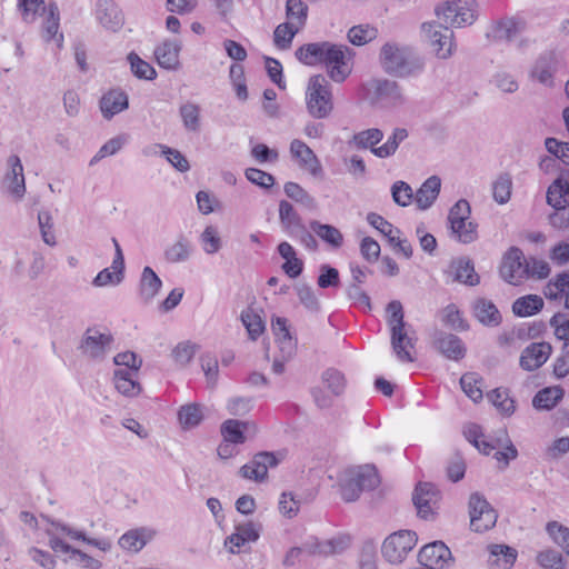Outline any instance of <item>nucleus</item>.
Returning <instances> with one entry per match:
<instances>
[{
	"label": "nucleus",
	"instance_id": "30",
	"mask_svg": "<svg viewBox=\"0 0 569 569\" xmlns=\"http://www.w3.org/2000/svg\"><path fill=\"white\" fill-rule=\"evenodd\" d=\"M435 345L443 356L451 360H459L466 355V348L461 339L451 333L440 332Z\"/></svg>",
	"mask_w": 569,
	"mask_h": 569
},
{
	"label": "nucleus",
	"instance_id": "13",
	"mask_svg": "<svg viewBox=\"0 0 569 569\" xmlns=\"http://www.w3.org/2000/svg\"><path fill=\"white\" fill-rule=\"evenodd\" d=\"M372 100L385 108H397L407 102L401 88L395 81L375 80L372 82Z\"/></svg>",
	"mask_w": 569,
	"mask_h": 569
},
{
	"label": "nucleus",
	"instance_id": "51",
	"mask_svg": "<svg viewBox=\"0 0 569 569\" xmlns=\"http://www.w3.org/2000/svg\"><path fill=\"white\" fill-rule=\"evenodd\" d=\"M321 381L332 396H340L346 388L345 376L337 369L329 368L322 372Z\"/></svg>",
	"mask_w": 569,
	"mask_h": 569
},
{
	"label": "nucleus",
	"instance_id": "35",
	"mask_svg": "<svg viewBox=\"0 0 569 569\" xmlns=\"http://www.w3.org/2000/svg\"><path fill=\"white\" fill-rule=\"evenodd\" d=\"M193 252L191 241L180 234L174 242L169 244L164 250V258L170 263L186 262L190 259Z\"/></svg>",
	"mask_w": 569,
	"mask_h": 569
},
{
	"label": "nucleus",
	"instance_id": "44",
	"mask_svg": "<svg viewBox=\"0 0 569 569\" xmlns=\"http://www.w3.org/2000/svg\"><path fill=\"white\" fill-rule=\"evenodd\" d=\"M475 316L483 325L497 326L500 323L501 316L497 307L489 300L479 299L473 307Z\"/></svg>",
	"mask_w": 569,
	"mask_h": 569
},
{
	"label": "nucleus",
	"instance_id": "27",
	"mask_svg": "<svg viewBox=\"0 0 569 569\" xmlns=\"http://www.w3.org/2000/svg\"><path fill=\"white\" fill-rule=\"evenodd\" d=\"M128 106L129 102L127 93L119 89L108 91L100 100V110L103 118L108 120L126 110Z\"/></svg>",
	"mask_w": 569,
	"mask_h": 569
},
{
	"label": "nucleus",
	"instance_id": "38",
	"mask_svg": "<svg viewBox=\"0 0 569 569\" xmlns=\"http://www.w3.org/2000/svg\"><path fill=\"white\" fill-rule=\"evenodd\" d=\"M409 136V132L406 128H395L392 133L388 137L387 141L379 146L378 149L373 150V156L379 159H387L396 154L399 146Z\"/></svg>",
	"mask_w": 569,
	"mask_h": 569
},
{
	"label": "nucleus",
	"instance_id": "48",
	"mask_svg": "<svg viewBox=\"0 0 569 569\" xmlns=\"http://www.w3.org/2000/svg\"><path fill=\"white\" fill-rule=\"evenodd\" d=\"M240 318L252 341H256L264 332V321L253 309L247 308L242 310Z\"/></svg>",
	"mask_w": 569,
	"mask_h": 569
},
{
	"label": "nucleus",
	"instance_id": "31",
	"mask_svg": "<svg viewBox=\"0 0 569 569\" xmlns=\"http://www.w3.org/2000/svg\"><path fill=\"white\" fill-rule=\"evenodd\" d=\"M450 273L453 281L468 286H476L480 281V277L475 270L472 261L468 258H459L450 264Z\"/></svg>",
	"mask_w": 569,
	"mask_h": 569
},
{
	"label": "nucleus",
	"instance_id": "28",
	"mask_svg": "<svg viewBox=\"0 0 569 569\" xmlns=\"http://www.w3.org/2000/svg\"><path fill=\"white\" fill-rule=\"evenodd\" d=\"M441 180L437 176L429 177L417 190L415 202L420 210L429 209L439 196Z\"/></svg>",
	"mask_w": 569,
	"mask_h": 569
},
{
	"label": "nucleus",
	"instance_id": "34",
	"mask_svg": "<svg viewBox=\"0 0 569 569\" xmlns=\"http://www.w3.org/2000/svg\"><path fill=\"white\" fill-rule=\"evenodd\" d=\"M162 286L161 279L150 267H144L139 284V297L144 303H149L158 295Z\"/></svg>",
	"mask_w": 569,
	"mask_h": 569
},
{
	"label": "nucleus",
	"instance_id": "11",
	"mask_svg": "<svg viewBox=\"0 0 569 569\" xmlns=\"http://www.w3.org/2000/svg\"><path fill=\"white\" fill-rule=\"evenodd\" d=\"M470 527L476 532H485L497 522V512L490 503L478 492L469 499Z\"/></svg>",
	"mask_w": 569,
	"mask_h": 569
},
{
	"label": "nucleus",
	"instance_id": "43",
	"mask_svg": "<svg viewBox=\"0 0 569 569\" xmlns=\"http://www.w3.org/2000/svg\"><path fill=\"white\" fill-rule=\"evenodd\" d=\"M50 525L61 532L66 533L68 537L74 540H81L88 545H91L102 551H107L110 549V542L106 540H98L94 538H88L83 531L76 530L60 521L50 520Z\"/></svg>",
	"mask_w": 569,
	"mask_h": 569
},
{
	"label": "nucleus",
	"instance_id": "63",
	"mask_svg": "<svg viewBox=\"0 0 569 569\" xmlns=\"http://www.w3.org/2000/svg\"><path fill=\"white\" fill-rule=\"evenodd\" d=\"M391 194L400 207H407L415 200L412 188L405 181H396L391 187Z\"/></svg>",
	"mask_w": 569,
	"mask_h": 569
},
{
	"label": "nucleus",
	"instance_id": "59",
	"mask_svg": "<svg viewBox=\"0 0 569 569\" xmlns=\"http://www.w3.org/2000/svg\"><path fill=\"white\" fill-rule=\"evenodd\" d=\"M480 382V378L473 372L465 373L460 378V385L463 392L475 402L481 400L483 397Z\"/></svg>",
	"mask_w": 569,
	"mask_h": 569
},
{
	"label": "nucleus",
	"instance_id": "1",
	"mask_svg": "<svg viewBox=\"0 0 569 569\" xmlns=\"http://www.w3.org/2000/svg\"><path fill=\"white\" fill-rule=\"evenodd\" d=\"M297 59L307 66L325 64L330 79L343 82L351 73V51L348 47L328 41L307 43L296 50Z\"/></svg>",
	"mask_w": 569,
	"mask_h": 569
},
{
	"label": "nucleus",
	"instance_id": "7",
	"mask_svg": "<svg viewBox=\"0 0 569 569\" xmlns=\"http://www.w3.org/2000/svg\"><path fill=\"white\" fill-rule=\"evenodd\" d=\"M470 204L461 199L455 203L448 214L451 233L461 243H471L478 239V224L470 220Z\"/></svg>",
	"mask_w": 569,
	"mask_h": 569
},
{
	"label": "nucleus",
	"instance_id": "4",
	"mask_svg": "<svg viewBox=\"0 0 569 569\" xmlns=\"http://www.w3.org/2000/svg\"><path fill=\"white\" fill-rule=\"evenodd\" d=\"M330 82L322 74L310 77L306 90V106L313 119H326L333 111V96Z\"/></svg>",
	"mask_w": 569,
	"mask_h": 569
},
{
	"label": "nucleus",
	"instance_id": "8",
	"mask_svg": "<svg viewBox=\"0 0 569 569\" xmlns=\"http://www.w3.org/2000/svg\"><path fill=\"white\" fill-rule=\"evenodd\" d=\"M477 3L473 0H448L436 8V14L447 27L460 28L473 23Z\"/></svg>",
	"mask_w": 569,
	"mask_h": 569
},
{
	"label": "nucleus",
	"instance_id": "33",
	"mask_svg": "<svg viewBox=\"0 0 569 569\" xmlns=\"http://www.w3.org/2000/svg\"><path fill=\"white\" fill-rule=\"evenodd\" d=\"M116 389L126 397H136L141 392L137 373L131 369H118L113 375Z\"/></svg>",
	"mask_w": 569,
	"mask_h": 569
},
{
	"label": "nucleus",
	"instance_id": "3",
	"mask_svg": "<svg viewBox=\"0 0 569 569\" xmlns=\"http://www.w3.org/2000/svg\"><path fill=\"white\" fill-rule=\"evenodd\" d=\"M341 497L353 502L365 490H372L379 485V477L373 466L365 465L345 470L339 479Z\"/></svg>",
	"mask_w": 569,
	"mask_h": 569
},
{
	"label": "nucleus",
	"instance_id": "6",
	"mask_svg": "<svg viewBox=\"0 0 569 569\" xmlns=\"http://www.w3.org/2000/svg\"><path fill=\"white\" fill-rule=\"evenodd\" d=\"M380 60L387 72L399 76H406L422 68V62L409 49L393 43H386L382 47Z\"/></svg>",
	"mask_w": 569,
	"mask_h": 569
},
{
	"label": "nucleus",
	"instance_id": "57",
	"mask_svg": "<svg viewBox=\"0 0 569 569\" xmlns=\"http://www.w3.org/2000/svg\"><path fill=\"white\" fill-rule=\"evenodd\" d=\"M519 24L512 18H505L498 21L493 28V37L498 40L510 41L519 33Z\"/></svg>",
	"mask_w": 569,
	"mask_h": 569
},
{
	"label": "nucleus",
	"instance_id": "5",
	"mask_svg": "<svg viewBox=\"0 0 569 569\" xmlns=\"http://www.w3.org/2000/svg\"><path fill=\"white\" fill-rule=\"evenodd\" d=\"M113 342L114 338L107 329L89 327L83 332L78 349L84 358L101 362L111 352Z\"/></svg>",
	"mask_w": 569,
	"mask_h": 569
},
{
	"label": "nucleus",
	"instance_id": "29",
	"mask_svg": "<svg viewBox=\"0 0 569 569\" xmlns=\"http://www.w3.org/2000/svg\"><path fill=\"white\" fill-rule=\"evenodd\" d=\"M271 329L277 338L281 353H284L286 358H291L296 350V342L290 335L287 319L282 317L272 318Z\"/></svg>",
	"mask_w": 569,
	"mask_h": 569
},
{
	"label": "nucleus",
	"instance_id": "47",
	"mask_svg": "<svg viewBox=\"0 0 569 569\" xmlns=\"http://www.w3.org/2000/svg\"><path fill=\"white\" fill-rule=\"evenodd\" d=\"M311 230L325 242L329 243L333 248L341 247L343 242V236L340 230L331 224H325L317 220L310 222Z\"/></svg>",
	"mask_w": 569,
	"mask_h": 569
},
{
	"label": "nucleus",
	"instance_id": "37",
	"mask_svg": "<svg viewBox=\"0 0 569 569\" xmlns=\"http://www.w3.org/2000/svg\"><path fill=\"white\" fill-rule=\"evenodd\" d=\"M180 46L176 41H164L154 50L156 59L161 68L172 70L179 64Z\"/></svg>",
	"mask_w": 569,
	"mask_h": 569
},
{
	"label": "nucleus",
	"instance_id": "55",
	"mask_svg": "<svg viewBox=\"0 0 569 569\" xmlns=\"http://www.w3.org/2000/svg\"><path fill=\"white\" fill-rule=\"evenodd\" d=\"M546 530L552 541L569 556V528L558 521H549Z\"/></svg>",
	"mask_w": 569,
	"mask_h": 569
},
{
	"label": "nucleus",
	"instance_id": "9",
	"mask_svg": "<svg viewBox=\"0 0 569 569\" xmlns=\"http://www.w3.org/2000/svg\"><path fill=\"white\" fill-rule=\"evenodd\" d=\"M417 535L411 530H399L388 536L381 547L383 558L392 565L401 563L417 543Z\"/></svg>",
	"mask_w": 569,
	"mask_h": 569
},
{
	"label": "nucleus",
	"instance_id": "23",
	"mask_svg": "<svg viewBox=\"0 0 569 569\" xmlns=\"http://www.w3.org/2000/svg\"><path fill=\"white\" fill-rule=\"evenodd\" d=\"M96 16L102 27L117 31L123 24V16L113 0H99L97 2Z\"/></svg>",
	"mask_w": 569,
	"mask_h": 569
},
{
	"label": "nucleus",
	"instance_id": "42",
	"mask_svg": "<svg viewBox=\"0 0 569 569\" xmlns=\"http://www.w3.org/2000/svg\"><path fill=\"white\" fill-rule=\"evenodd\" d=\"M279 219L283 229L291 236L297 234L298 229L302 228L300 216L293 206L286 200H281L279 203Z\"/></svg>",
	"mask_w": 569,
	"mask_h": 569
},
{
	"label": "nucleus",
	"instance_id": "45",
	"mask_svg": "<svg viewBox=\"0 0 569 569\" xmlns=\"http://www.w3.org/2000/svg\"><path fill=\"white\" fill-rule=\"evenodd\" d=\"M543 308V300L537 295L518 298L512 305V311L519 317H529Z\"/></svg>",
	"mask_w": 569,
	"mask_h": 569
},
{
	"label": "nucleus",
	"instance_id": "2",
	"mask_svg": "<svg viewBox=\"0 0 569 569\" xmlns=\"http://www.w3.org/2000/svg\"><path fill=\"white\" fill-rule=\"evenodd\" d=\"M387 323L390 329L391 348L396 357L402 362H412L415 359L411 355L416 345L415 331L403 320L402 305L398 300H393L387 306Z\"/></svg>",
	"mask_w": 569,
	"mask_h": 569
},
{
	"label": "nucleus",
	"instance_id": "64",
	"mask_svg": "<svg viewBox=\"0 0 569 569\" xmlns=\"http://www.w3.org/2000/svg\"><path fill=\"white\" fill-rule=\"evenodd\" d=\"M538 563L543 569H565L566 562L562 555L556 550H546L537 556Z\"/></svg>",
	"mask_w": 569,
	"mask_h": 569
},
{
	"label": "nucleus",
	"instance_id": "15",
	"mask_svg": "<svg viewBox=\"0 0 569 569\" xmlns=\"http://www.w3.org/2000/svg\"><path fill=\"white\" fill-rule=\"evenodd\" d=\"M422 30L428 34L431 46L441 59L449 58L453 52V32L449 27H441L435 22L423 23Z\"/></svg>",
	"mask_w": 569,
	"mask_h": 569
},
{
	"label": "nucleus",
	"instance_id": "25",
	"mask_svg": "<svg viewBox=\"0 0 569 569\" xmlns=\"http://www.w3.org/2000/svg\"><path fill=\"white\" fill-rule=\"evenodd\" d=\"M488 552L487 563L490 569H510L518 556L515 548L498 543L489 545Z\"/></svg>",
	"mask_w": 569,
	"mask_h": 569
},
{
	"label": "nucleus",
	"instance_id": "26",
	"mask_svg": "<svg viewBox=\"0 0 569 569\" xmlns=\"http://www.w3.org/2000/svg\"><path fill=\"white\" fill-rule=\"evenodd\" d=\"M10 171L6 176V183L9 192L17 199H21L26 192L23 167L18 156H10L8 159Z\"/></svg>",
	"mask_w": 569,
	"mask_h": 569
},
{
	"label": "nucleus",
	"instance_id": "36",
	"mask_svg": "<svg viewBox=\"0 0 569 569\" xmlns=\"http://www.w3.org/2000/svg\"><path fill=\"white\" fill-rule=\"evenodd\" d=\"M47 17L43 22V38L46 41H50L52 39H56L58 48H62L63 43V34L59 33V21H60V14H59V8L56 2H50L47 7Z\"/></svg>",
	"mask_w": 569,
	"mask_h": 569
},
{
	"label": "nucleus",
	"instance_id": "41",
	"mask_svg": "<svg viewBox=\"0 0 569 569\" xmlns=\"http://www.w3.org/2000/svg\"><path fill=\"white\" fill-rule=\"evenodd\" d=\"M383 139L382 130L378 128H370L355 133L350 140L357 149H370L373 154V150L378 149V143Z\"/></svg>",
	"mask_w": 569,
	"mask_h": 569
},
{
	"label": "nucleus",
	"instance_id": "20",
	"mask_svg": "<svg viewBox=\"0 0 569 569\" xmlns=\"http://www.w3.org/2000/svg\"><path fill=\"white\" fill-rule=\"evenodd\" d=\"M551 352L549 342H531L522 350L519 365L526 371L537 370L547 362Z\"/></svg>",
	"mask_w": 569,
	"mask_h": 569
},
{
	"label": "nucleus",
	"instance_id": "40",
	"mask_svg": "<svg viewBox=\"0 0 569 569\" xmlns=\"http://www.w3.org/2000/svg\"><path fill=\"white\" fill-rule=\"evenodd\" d=\"M563 398L561 387H547L538 391L532 399V406L538 410H551Z\"/></svg>",
	"mask_w": 569,
	"mask_h": 569
},
{
	"label": "nucleus",
	"instance_id": "19",
	"mask_svg": "<svg viewBox=\"0 0 569 569\" xmlns=\"http://www.w3.org/2000/svg\"><path fill=\"white\" fill-rule=\"evenodd\" d=\"M418 559L422 567L443 569L452 557L450 549L442 541H435L420 549Z\"/></svg>",
	"mask_w": 569,
	"mask_h": 569
},
{
	"label": "nucleus",
	"instance_id": "17",
	"mask_svg": "<svg viewBox=\"0 0 569 569\" xmlns=\"http://www.w3.org/2000/svg\"><path fill=\"white\" fill-rule=\"evenodd\" d=\"M349 546V538L337 537L329 540H319L316 537L308 538L302 543L303 553L308 556H321L328 557L336 553H340L346 550Z\"/></svg>",
	"mask_w": 569,
	"mask_h": 569
},
{
	"label": "nucleus",
	"instance_id": "53",
	"mask_svg": "<svg viewBox=\"0 0 569 569\" xmlns=\"http://www.w3.org/2000/svg\"><path fill=\"white\" fill-rule=\"evenodd\" d=\"M512 190V180L508 173L500 174L492 183V197L499 204H505L510 200Z\"/></svg>",
	"mask_w": 569,
	"mask_h": 569
},
{
	"label": "nucleus",
	"instance_id": "12",
	"mask_svg": "<svg viewBox=\"0 0 569 569\" xmlns=\"http://www.w3.org/2000/svg\"><path fill=\"white\" fill-rule=\"evenodd\" d=\"M560 64L559 56L552 51H543L533 62L529 77L546 88L555 87V77Z\"/></svg>",
	"mask_w": 569,
	"mask_h": 569
},
{
	"label": "nucleus",
	"instance_id": "24",
	"mask_svg": "<svg viewBox=\"0 0 569 569\" xmlns=\"http://www.w3.org/2000/svg\"><path fill=\"white\" fill-rule=\"evenodd\" d=\"M156 536V531L151 528L140 527L131 529L119 538V546L128 552L137 553L151 541Z\"/></svg>",
	"mask_w": 569,
	"mask_h": 569
},
{
	"label": "nucleus",
	"instance_id": "14",
	"mask_svg": "<svg viewBox=\"0 0 569 569\" xmlns=\"http://www.w3.org/2000/svg\"><path fill=\"white\" fill-rule=\"evenodd\" d=\"M290 153L298 162L300 169L307 171L315 178L321 179L323 177V168L319 158L303 141L293 139L290 143Z\"/></svg>",
	"mask_w": 569,
	"mask_h": 569
},
{
	"label": "nucleus",
	"instance_id": "22",
	"mask_svg": "<svg viewBox=\"0 0 569 569\" xmlns=\"http://www.w3.org/2000/svg\"><path fill=\"white\" fill-rule=\"evenodd\" d=\"M112 243L114 246V257L111 268H104L96 276L92 282L96 287L119 284L123 279L124 258L122 249L116 238H112Z\"/></svg>",
	"mask_w": 569,
	"mask_h": 569
},
{
	"label": "nucleus",
	"instance_id": "46",
	"mask_svg": "<svg viewBox=\"0 0 569 569\" xmlns=\"http://www.w3.org/2000/svg\"><path fill=\"white\" fill-rule=\"evenodd\" d=\"M179 114L183 123V128L188 132H199L201 128L200 108L193 102H186L180 106Z\"/></svg>",
	"mask_w": 569,
	"mask_h": 569
},
{
	"label": "nucleus",
	"instance_id": "10",
	"mask_svg": "<svg viewBox=\"0 0 569 569\" xmlns=\"http://www.w3.org/2000/svg\"><path fill=\"white\" fill-rule=\"evenodd\" d=\"M530 263L525 258L523 252L511 247L503 256L500 266V274L510 284L517 286L527 279L530 274Z\"/></svg>",
	"mask_w": 569,
	"mask_h": 569
},
{
	"label": "nucleus",
	"instance_id": "52",
	"mask_svg": "<svg viewBox=\"0 0 569 569\" xmlns=\"http://www.w3.org/2000/svg\"><path fill=\"white\" fill-rule=\"evenodd\" d=\"M549 325L553 329L555 337L563 342V350H569V317L558 312L551 317Z\"/></svg>",
	"mask_w": 569,
	"mask_h": 569
},
{
	"label": "nucleus",
	"instance_id": "56",
	"mask_svg": "<svg viewBox=\"0 0 569 569\" xmlns=\"http://www.w3.org/2000/svg\"><path fill=\"white\" fill-rule=\"evenodd\" d=\"M284 193L293 201L303 204L307 208H315V198L306 191L299 183L289 181L284 184Z\"/></svg>",
	"mask_w": 569,
	"mask_h": 569
},
{
	"label": "nucleus",
	"instance_id": "62",
	"mask_svg": "<svg viewBox=\"0 0 569 569\" xmlns=\"http://www.w3.org/2000/svg\"><path fill=\"white\" fill-rule=\"evenodd\" d=\"M287 18L295 21L296 26L302 28L307 20L308 7L301 0H287Z\"/></svg>",
	"mask_w": 569,
	"mask_h": 569
},
{
	"label": "nucleus",
	"instance_id": "49",
	"mask_svg": "<svg viewBox=\"0 0 569 569\" xmlns=\"http://www.w3.org/2000/svg\"><path fill=\"white\" fill-rule=\"evenodd\" d=\"M301 28L296 26L295 21L279 24L273 32V41L277 48L287 50L291 47L295 36Z\"/></svg>",
	"mask_w": 569,
	"mask_h": 569
},
{
	"label": "nucleus",
	"instance_id": "21",
	"mask_svg": "<svg viewBox=\"0 0 569 569\" xmlns=\"http://www.w3.org/2000/svg\"><path fill=\"white\" fill-rule=\"evenodd\" d=\"M412 500L418 515L423 519H428L433 515V509L439 500V491L430 482H419L415 489Z\"/></svg>",
	"mask_w": 569,
	"mask_h": 569
},
{
	"label": "nucleus",
	"instance_id": "54",
	"mask_svg": "<svg viewBox=\"0 0 569 569\" xmlns=\"http://www.w3.org/2000/svg\"><path fill=\"white\" fill-rule=\"evenodd\" d=\"M246 426L247 422L239 420L229 419L224 421L221 426L223 439L231 443H243L246 440L243 428H246Z\"/></svg>",
	"mask_w": 569,
	"mask_h": 569
},
{
	"label": "nucleus",
	"instance_id": "39",
	"mask_svg": "<svg viewBox=\"0 0 569 569\" xmlns=\"http://www.w3.org/2000/svg\"><path fill=\"white\" fill-rule=\"evenodd\" d=\"M547 203L551 207H565L569 203V181L557 178L547 190Z\"/></svg>",
	"mask_w": 569,
	"mask_h": 569
},
{
	"label": "nucleus",
	"instance_id": "18",
	"mask_svg": "<svg viewBox=\"0 0 569 569\" xmlns=\"http://www.w3.org/2000/svg\"><path fill=\"white\" fill-rule=\"evenodd\" d=\"M279 463V459L272 452L262 451L257 453L252 460L240 468L241 477L254 481H262L267 477L269 468Z\"/></svg>",
	"mask_w": 569,
	"mask_h": 569
},
{
	"label": "nucleus",
	"instance_id": "50",
	"mask_svg": "<svg viewBox=\"0 0 569 569\" xmlns=\"http://www.w3.org/2000/svg\"><path fill=\"white\" fill-rule=\"evenodd\" d=\"M128 140L129 137L124 133L111 138L100 147L98 152L91 158L89 164L93 166L103 158L116 154L122 149V147L128 142Z\"/></svg>",
	"mask_w": 569,
	"mask_h": 569
},
{
	"label": "nucleus",
	"instance_id": "60",
	"mask_svg": "<svg viewBox=\"0 0 569 569\" xmlns=\"http://www.w3.org/2000/svg\"><path fill=\"white\" fill-rule=\"evenodd\" d=\"M487 397L501 413L511 415L515 411V401L506 390L497 388L490 391Z\"/></svg>",
	"mask_w": 569,
	"mask_h": 569
},
{
	"label": "nucleus",
	"instance_id": "32",
	"mask_svg": "<svg viewBox=\"0 0 569 569\" xmlns=\"http://www.w3.org/2000/svg\"><path fill=\"white\" fill-rule=\"evenodd\" d=\"M543 293L549 300L563 301L565 307L569 309V272H562L551 279Z\"/></svg>",
	"mask_w": 569,
	"mask_h": 569
},
{
	"label": "nucleus",
	"instance_id": "16",
	"mask_svg": "<svg viewBox=\"0 0 569 569\" xmlns=\"http://www.w3.org/2000/svg\"><path fill=\"white\" fill-rule=\"evenodd\" d=\"M261 526L252 521L238 523L234 532L227 537L224 546L231 553H239L246 543L256 542L260 537Z\"/></svg>",
	"mask_w": 569,
	"mask_h": 569
},
{
	"label": "nucleus",
	"instance_id": "61",
	"mask_svg": "<svg viewBox=\"0 0 569 569\" xmlns=\"http://www.w3.org/2000/svg\"><path fill=\"white\" fill-rule=\"evenodd\" d=\"M377 29L370 26H355L348 32L349 41L355 46H363L377 37Z\"/></svg>",
	"mask_w": 569,
	"mask_h": 569
},
{
	"label": "nucleus",
	"instance_id": "58",
	"mask_svg": "<svg viewBox=\"0 0 569 569\" xmlns=\"http://www.w3.org/2000/svg\"><path fill=\"white\" fill-rule=\"evenodd\" d=\"M200 243L206 253H217L222 246L221 238L219 237L217 228L213 226H207L200 234Z\"/></svg>",
	"mask_w": 569,
	"mask_h": 569
}]
</instances>
